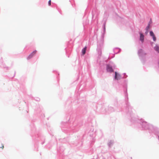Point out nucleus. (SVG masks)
Instances as JSON below:
<instances>
[{
  "mask_svg": "<svg viewBox=\"0 0 159 159\" xmlns=\"http://www.w3.org/2000/svg\"><path fill=\"white\" fill-rule=\"evenodd\" d=\"M107 72H111L113 71V70L111 66L110 65H107Z\"/></svg>",
  "mask_w": 159,
  "mask_h": 159,
  "instance_id": "nucleus-2",
  "label": "nucleus"
},
{
  "mask_svg": "<svg viewBox=\"0 0 159 159\" xmlns=\"http://www.w3.org/2000/svg\"><path fill=\"white\" fill-rule=\"evenodd\" d=\"M37 52V51L35 50L32 52L28 57L27 59H30Z\"/></svg>",
  "mask_w": 159,
  "mask_h": 159,
  "instance_id": "nucleus-4",
  "label": "nucleus"
},
{
  "mask_svg": "<svg viewBox=\"0 0 159 159\" xmlns=\"http://www.w3.org/2000/svg\"><path fill=\"white\" fill-rule=\"evenodd\" d=\"M4 145L2 144V147H1V148L2 149H3L4 148Z\"/></svg>",
  "mask_w": 159,
  "mask_h": 159,
  "instance_id": "nucleus-11",
  "label": "nucleus"
},
{
  "mask_svg": "<svg viewBox=\"0 0 159 159\" xmlns=\"http://www.w3.org/2000/svg\"><path fill=\"white\" fill-rule=\"evenodd\" d=\"M150 36L152 37L153 41H155L156 40V39L153 32L152 31H150Z\"/></svg>",
  "mask_w": 159,
  "mask_h": 159,
  "instance_id": "nucleus-5",
  "label": "nucleus"
},
{
  "mask_svg": "<svg viewBox=\"0 0 159 159\" xmlns=\"http://www.w3.org/2000/svg\"><path fill=\"white\" fill-rule=\"evenodd\" d=\"M149 25H148V26L146 27V29H147V33L148 32V30L149 29Z\"/></svg>",
  "mask_w": 159,
  "mask_h": 159,
  "instance_id": "nucleus-9",
  "label": "nucleus"
},
{
  "mask_svg": "<svg viewBox=\"0 0 159 159\" xmlns=\"http://www.w3.org/2000/svg\"><path fill=\"white\" fill-rule=\"evenodd\" d=\"M48 4H49V6L51 5V1L50 0L48 1Z\"/></svg>",
  "mask_w": 159,
  "mask_h": 159,
  "instance_id": "nucleus-10",
  "label": "nucleus"
},
{
  "mask_svg": "<svg viewBox=\"0 0 159 159\" xmlns=\"http://www.w3.org/2000/svg\"><path fill=\"white\" fill-rule=\"evenodd\" d=\"M37 52V51L35 50L32 52L28 57L27 59H30Z\"/></svg>",
  "mask_w": 159,
  "mask_h": 159,
  "instance_id": "nucleus-3",
  "label": "nucleus"
},
{
  "mask_svg": "<svg viewBox=\"0 0 159 159\" xmlns=\"http://www.w3.org/2000/svg\"><path fill=\"white\" fill-rule=\"evenodd\" d=\"M154 49L157 51L159 53V47L157 46H156L154 47Z\"/></svg>",
  "mask_w": 159,
  "mask_h": 159,
  "instance_id": "nucleus-8",
  "label": "nucleus"
},
{
  "mask_svg": "<svg viewBox=\"0 0 159 159\" xmlns=\"http://www.w3.org/2000/svg\"><path fill=\"white\" fill-rule=\"evenodd\" d=\"M140 39L141 41L142 42H143L144 40V35L143 34L141 33H140Z\"/></svg>",
  "mask_w": 159,
  "mask_h": 159,
  "instance_id": "nucleus-6",
  "label": "nucleus"
},
{
  "mask_svg": "<svg viewBox=\"0 0 159 159\" xmlns=\"http://www.w3.org/2000/svg\"><path fill=\"white\" fill-rule=\"evenodd\" d=\"M121 78L120 75L117 72H115V79L116 80H119Z\"/></svg>",
  "mask_w": 159,
  "mask_h": 159,
  "instance_id": "nucleus-1",
  "label": "nucleus"
},
{
  "mask_svg": "<svg viewBox=\"0 0 159 159\" xmlns=\"http://www.w3.org/2000/svg\"><path fill=\"white\" fill-rule=\"evenodd\" d=\"M86 49L87 47H85L82 50V53L83 55H84L85 53Z\"/></svg>",
  "mask_w": 159,
  "mask_h": 159,
  "instance_id": "nucleus-7",
  "label": "nucleus"
}]
</instances>
